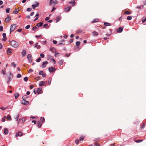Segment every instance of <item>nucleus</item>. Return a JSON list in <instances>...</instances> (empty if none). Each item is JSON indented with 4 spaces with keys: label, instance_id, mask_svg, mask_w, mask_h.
I'll return each instance as SVG.
<instances>
[{
    "label": "nucleus",
    "instance_id": "ddd939ff",
    "mask_svg": "<svg viewBox=\"0 0 146 146\" xmlns=\"http://www.w3.org/2000/svg\"><path fill=\"white\" fill-rule=\"evenodd\" d=\"M11 18L9 15L7 16V17L5 19V21L6 22H9L11 20Z\"/></svg>",
    "mask_w": 146,
    "mask_h": 146
},
{
    "label": "nucleus",
    "instance_id": "680f3d73",
    "mask_svg": "<svg viewBox=\"0 0 146 146\" xmlns=\"http://www.w3.org/2000/svg\"><path fill=\"white\" fill-rule=\"evenodd\" d=\"M19 117V114H18L17 115V117L15 118V119L16 121H17Z\"/></svg>",
    "mask_w": 146,
    "mask_h": 146
},
{
    "label": "nucleus",
    "instance_id": "473e14b6",
    "mask_svg": "<svg viewBox=\"0 0 146 146\" xmlns=\"http://www.w3.org/2000/svg\"><path fill=\"white\" fill-rule=\"evenodd\" d=\"M43 26L46 29L49 28V27L48 26V25L47 23L45 24Z\"/></svg>",
    "mask_w": 146,
    "mask_h": 146
},
{
    "label": "nucleus",
    "instance_id": "393cba45",
    "mask_svg": "<svg viewBox=\"0 0 146 146\" xmlns=\"http://www.w3.org/2000/svg\"><path fill=\"white\" fill-rule=\"evenodd\" d=\"M65 42V40H61L60 41V43L59 44H58L57 45H62V44L64 45L65 44L63 43H62L63 42Z\"/></svg>",
    "mask_w": 146,
    "mask_h": 146
},
{
    "label": "nucleus",
    "instance_id": "2eb2a0df",
    "mask_svg": "<svg viewBox=\"0 0 146 146\" xmlns=\"http://www.w3.org/2000/svg\"><path fill=\"white\" fill-rule=\"evenodd\" d=\"M12 50L10 48H9L7 49V54L10 55L12 53Z\"/></svg>",
    "mask_w": 146,
    "mask_h": 146
},
{
    "label": "nucleus",
    "instance_id": "20e7f679",
    "mask_svg": "<svg viewBox=\"0 0 146 146\" xmlns=\"http://www.w3.org/2000/svg\"><path fill=\"white\" fill-rule=\"evenodd\" d=\"M27 58L30 63H31L33 60V58L32 55L30 54H28L27 55Z\"/></svg>",
    "mask_w": 146,
    "mask_h": 146
},
{
    "label": "nucleus",
    "instance_id": "f3484780",
    "mask_svg": "<svg viewBox=\"0 0 146 146\" xmlns=\"http://www.w3.org/2000/svg\"><path fill=\"white\" fill-rule=\"evenodd\" d=\"M71 9V7H67L65 8V12H68Z\"/></svg>",
    "mask_w": 146,
    "mask_h": 146
},
{
    "label": "nucleus",
    "instance_id": "de8ad7c7",
    "mask_svg": "<svg viewBox=\"0 0 146 146\" xmlns=\"http://www.w3.org/2000/svg\"><path fill=\"white\" fill-rule=\"evenodd\" d=\"M38 27L36 25V26L33 27L32 28V30H33L34 31H36V30L35 29H36Z\"/></svg>",
    "mask_w": 146,
    "mask_h": 146
},
{
    "label": "nucleus",
    "instance_id": "7ed1b4c3",
    "mask_svg": "<svg viewBox=\"0 0 146 146\" xmlns=\"http://www.w3.org/2000/svg\"><path fill=\"white\" fill-rule=\"evenodd\" d=\"M16 27V24H13L11 25L10 27V33L12 32L13 31L14 29H15V28Z\"/></svg>",
    "mask_w": 146,
    "mask_h": 146
},
{
    "label": "nucleus",
    "instance_id": "09e8293b",
    "mask_svg": "<svg viewBox=\"0 0 146 146\" xmlns=\"http://www.w3.org/2000/svg\"><path fill=\"white\" fill-rule=\"evenodd\" d=\"M55 48L54 47H51L50 49V51H52L53 50H55Z\"/></svg>",
    "mask_w": 146,
    "mask_h": 146
},
{
    "label": "nucleus",
    "instance_id": "5fc2aeb1",
    "mask_svg": "<svg viewBox=\"0 0 146 146\" xmlns=\"http://www.w3.org/2000/svg\"><path fill=\"white\" fill-rule=\"evenodd\" d=\"M32 9L31 8L29 7L27 8V10L28 11H31Z\"/></svg>",
    "mask_w": 146,
    "mask_h": 146
},
{
    "label": "nucleus",
    "instance_id": "5701e85b",
    "mask_svg": "<svg viewBox=\"0 0 146 146\" xmlns=\"http://www.w3.org/2000/svg\"><path fill=\"white\" fill-rule=\"evenodd\" d=\"M69 3L70 4H72V6H73L74 5L76 4V2L75 1H70L69 2Z\"/></svg>",
    "mask_w": 146,
    "mask_h": 146
},
{
    "label": "nucleus",
    "instance_id": "c9c22d12",
    "mask_svg": "<svg viewBox=\"0 0 146 146\" xmlns=\"http://www.w3.org/2000/svg\"><path fill=\"white\" fill-rule=\"evenodd\" d=\"M76 46H78L80 45V41H77L76 42Z\"/></svg>",
    "mask_w": 146,
    "mask_h": 146
},
{
    "label": "nucleus",
    "instance_id": "052dcab7",
    "mask_svg": "<svg viewBox=\"0 0 146 146\" xmlns=\"http://www.w3.org/2000/svg\"><path fill=\"white\" fill-rule=\"evenodd\" d=\"M79 140H78V139H76L75 142V143H76L77 144V145H78V143H79Z\"/></svg>",
    "mask_w": 146,
    "mask_h": 146
},
{
    "label": "nucleus",
    "instance_id": "39448f33",
    "mask_svg": "<svg viewBox=\"0 0 146 146\" xmlns=\"http://www.w3.org/2000/svg\"><path fill=\"white\" fill-rule=\"evenodd\" d=\"M58 3V1L55 0L54 1L53 0H50L49 2V5H52L53 4L54 5H56Z\"/></svg>",
    "mask_w": 146,
    "mask_h": 146
},
{
    "label": "nucleus",
    "instance_id": "a19ab883",
    "mask_svg": "<svg viewBox=\"0 0 146 146\" xmlns=\"http://www.w3.org/2000/svg\"><path fill=\"white\" fill-rule=\"evenodd\" d=\"M98 21V19H96L92 21V23H95L96 22Z\"/></svg>",
    "mask_w": 146,
    "mask_h": 146
},
{
    "label": "nucleus",
    "instance_id": "4c0bfd02",
    "mask_svg": "<svg viewBox=\"0 0 146 146\" xmlns=\"http://www.w3.org/2000/svg\"><path fill=\"white\" fill-rule=\"evenodd\" d=\"M143 141V140H135V141L137 143H139L141 142H142Z\"/></svg>",
    "mask_w": 146,
    "mask_h": 146
},
{
    "label": "nucleus",
    "instance_id": "1a4fd4ad",
    "mask_svg": "<svg viewBox=\"0 0 146 146\" xmlns=\"http://www.w3.org/2000/svg\"><path fill=\"white\" fill-rule=\"evenodd\" d=\"M29 101H26L25 100H23L21 104L25 105H27L29 104Z\"/></svg>",
    "mask_w": 146,
    "mask_h": 146
},
{
    "label": "nucleus",
    "instance_id": "dca6fc26",
    "mask_svg": "<svg viewBox=\"0 0 146 146\" xmlns=\"http://www.w3.org/2000/svg\"><path fill=\"white\" fill-rule=\"evenodd\" d=\"M44 85V82L43 81H40L39 82V86L42 87Z\"/></svg>",
    "mask_w": 146,
    "mask_h": 146
},
{
    "label": "nucleus",
    "instance_id": "774afa93",
    "mask_svg": "<svg viewBox=\"0 0 146 146\" xmlns=\"http://www.w3.org/2000/svg\"><path fill=\"white\" fill-rule=\"evenodd\" d=\"M142 21L143 23H144L145 22V21H146V17L145 19H143L142 20Z\"/></svg>",
    "mask_w": 146,
    "mask_h": 146
},
{
    "label": "nucleus",
    "instance_id": "864d4df0",
    "mask_svg": "<svg viewBox=\"0 0 146 146\" xmlns=\"http://www.w3.org/2000/svg\"><path fill=\"white\" fill-rule=\"evenodd\" d=\"M30 26L29 25H27L25 27V29H29L30 28Z\"/></svg>",
    "mask_w": 146,
    "mask_h": 146
},
{
    "label": "nucleus",
    "instance_id": "ea45409f",
    "mask_svg": "<svg viewBox=\"0 0 146 146\" xmlns=\"http://www.w3.org/2000/svg\"><path fill=\"white\" fill-rule=\"evenodd\" d=\"M41 60V58H40V57H39L38 58H37L36 60V62H39L40 60Z\"/></svg>",
    "mask_w": 146,
    "mask_h": 146
},
{
    "label": "nucleus",
    "instance_id": "e2e57ef3",
    "mask_svg": "<svg viewBox=\"0 0 146 146\" xmlns=\"http://www.w3.org/2000/svg\"><path fill=\"white\" fill-rule=\"evenodd\" d=\"M73 39H71L70 40H69V42H68V43H69V42L70 43H72L73 42Z\"/></svg>",
    "mask_w": 146,
    "mask_h": 146
},
{
    "label": "nucleus",
    "instance_id": "6ab92c4d",
    "mask_svg": "<svg viewBox=\"0 0 146 146\" xmlns=\"http://www.w3.org/2000/svg\"><path fill=\"white\" fill-rule=\"evenodd\" d=\"M21 54H22V57H24L25 56L26 54V50H23L22 53H21Z\"/></svg>",
    "mask_w": 146,
    "mask_h": 146
},
{
    "label": "nucleus",
    "instance_id": "0eeeda50",
    "mask_svg": "<svg viewBox=\"0 0 146 146\" xmlns=\"http://www.w3.org/2000/svg\"><path fill=\"white\" fill-rule=\"evenodd\" d=\"M34 3H35V4H33L32 5V7L33 9H35L36 7H38L39 4V3L36 1Z\"/></svg>",
    "mask_w": 146,
    "mask_h": 146
},
{
    "label": "nucleus",
    "instance_id": "4468645a",
    "mask_svg": "<svg viewBox=\"0 0 146 146\" xmlns=\"http://www.w3.org/2000/svg\"><path fill=\"white\" fill-rule=\"evenodd\" d=\"M2 35L3 38L2 39V40L5 41L7 39V38L6 37V34L5 33H3Z\"/></svg>",
    "mask_w": 146,
    "mask_h": 146
},
{
    "label": "nucleus",
    "instance_id": "f03ea898",
    "mask_svg": "<svg viewBox=\"0 0 146 146\" xmlns=\"http://www.w3.org/2000/svg\"><path fill=\"white\" fill-rule=\"evenodd\" d=\"M13 78V75L11 72L9 73V76L7 78L6 80V83L8 84H9L10 82L12 80Z\"/></svg>",
    "mask_w": 146,
    "mask_h": 146
},
{
    "label": "nucleus",
    "instance_id": "4be33fe9",
    "mask_svg": "<svg viewBox=\"0 0 146 146\" xmlns=\"http://www.w3.org/2000/svg\"><path fill=\"white\" fill-rule=\"evenodd\" d=\"M19 94L18 93H16L14 94V96L15 97V98L16 99L18 97H19Z\"/></svg>",
    "mask_w": 146,
    "mask_h": 146
},
{
    "label": "nucleus",
    "instance_id": "13d9d810",
    "mask_svg": "<svg viewBox=\"0 0 146 146\" xmlns=\"http://www.w3.org/2000/svg\"><path fill=\"white\" fill-rule=\"evenodd\" d=\"M53 43L54 44H56L57 43V41L56 40H53L52 41Z\"/></svg>",
    "mask_w": 146,
    "mask_h": 146
},
{
    "label": "nucleus",
    "instance_id": "423d86ee",
    "mask_svg": "<svg viewBox=\"0 0 146 146\" xmlns=\"http://www.w3.org/2000/svg\"><path fill=\"white\" fill-rule=\"evenodd\" d=\"M48 70L50 73H52L56 71V69L55 67L51 66L49 68Z\"/></svg>",
    "mask_w": 146,
    "mask_h": 146
},
{
    "label": "nucleus",
    "instance_id": "8fccbe9b",
    "mask_svg": "<svg viewBox=\"0 0 146 146\" xmlns=\"http://www.w3.org/2000/svg\"><path fill=\"white\" fill-rule=\"evenodd\" d=\"M3 31V26H0V31L2 32Z\"/></svg>",
    "mask_w": 146,
    "mask_h": 146
},
{
    "label": "nucleus",
    "instance_id": "f8f14e48",
    "mask_svg": "<svg viewBox=\"0 0 146 146\" xmlns=\"http://www.w3.org/2000/svg\"><path fill=\"white\" fill-rule=\"evenodd\" d=\"M123 29L122 27H119L117 30V31L118 33H121L122 32Z\"/></svg>",
    "mask_w": 146,
    "mask_h": 146
},
{
    "label": "nucleus",
    "instance_id": "37998d69",
    "mask_svg": "<svg viewBox=\"0 0 146 146\" xmlns=\"http://www.w3.org/2000/svg\"><path fill=\"white\" fill-rule=\"evenodd\" d=\"M125 14L129 15L131 14V13L129 11H126L125 12Z\"/></svg>",
    "mask_w": 146,
    "mask_h": 146
},
{
    "label": "nucleus",
    "instance_id": "7c9ffc66",
    "mask_svg": "<svg viewBox=\"0 0 146 146\" xmlns=\"http://www.w3.org/2000/svg\"><path fill=\"white\" fill-rule=\"evenodd\" d=\"M40 121L42 122H44L45 121V119L43 117H41L40 118Z\"/></svg>",
    "mask_w": 146,
    "mask_h": 146
},
{
    "label": "nucleus",
    "instance_id": "f704fd0d",
    "mask_svg": "<svg viewBox=\"0 0 146 146\" xmlns=\"http://www.w3.org/2000/svg\"><path fill=\"white\" fill-rule=\"evenodd\" d=\"M93 145L94 146H100L99 143L97 142L94 143Z\"/></svg>",
    "mask_w": 146,
    "mask_h": 146
},
{
    "label": "nucleus",
    "instance_id": "bf43d9fd",
    "mask_svg": "<svg viewBox=\"0 0 146 146\" xmlns=\"http://www.w3.org/2000/svg\"><path fill=\"white\" fill-rule=\"evenodd\" d=\"M82 31L81 30H79L78 31H77V33H82Z\"/></svg>",
    "mask_w": 146,
    "mask_h": 146
},
{
    "label": "nucleus",
    "instance_id": "9b49d317",
    "mask_svg": "<svg viewBox=\"0 0 146 146\" xmlns=\"http://www.w3.org/2000/svg\"><path fill=\"white\" fill-rule=\"evenodd\" d=\"M23 135V134L22 132L20 131H19L18 132V133H16L15 136L16 137H17V136L19 137L22 136Z\"/></svg>",
    "mask_w": 146,
    "mask_h": 146
},
{
    "label": "nucleus",
    "instance_id": "aec40b11",
    "mask_svg": "<svg viewBox=\"0 0 146 146\" xmlns=\"http://www.w3.org/2000/svg\"><path fill=\"white\" fill-rule=\"evenodd\" d=\"M42 90V88L41 87H40L38 88L37 90H36L38 94H39V93L41 92V91Z\"/></svg>",
    "mask_w": 146,
    "mask_h": 146
},
{
    "label": "nucleus",
    "instance_id": "69168bd1",
    "mask_svg": "<svg viewBox=\"0 0 146 146\" xmlns=\"http://www.w3.org/2000/svg\"><path fill=\"white\" fill-rule=\"evenodd\" d=\"M59 54L58 53V52H56V51H55V56L56 57H58V55H57V54Z\"/></svg>",
    "mask_w": 146,
    "mask_h": 146
},
{
    "label": "nucleus",
    "instance_id": "a18cd8bd",
    "mask_svg": "<svg viewBox=\"0 0 146 146\" xmlns=\"http://www.w3.org/2000/svg\"><path fill=\"white\" fill-rule=\"evenodd\" d=\"M145 126V125L144 124H143L140 127V129H144V128Z\"/></svg>",
    "mask_w": 146,
    "mask_h": 146
},
{
    "label": "nucleus",
    "instance_id": "4d7b16f0",
    "mask_svg": "<svg viewBox=\"0 0 146 146\" xmlns=\"http://www.w3.org/2000/svg\"><path fill=\"white\" fill-rule=\"evenodd\" d=\"M51 60L53 62V63L54 64H55L56 63V62L54 58H52Z\"/></svg>",
    "mask_w": 146,
    "mask_h": 146
},
{
    "label": "nucleus",
    "instance_id": "603ef678",
    "mask_svg": "<svg viewBox=\"0 0 146 146\" xmlns=\"http://www.w3.org/2000/svg\"><path fill=\"white\" fill-rule=\"evenodd\" d=\"M1 73H2V74L4 75H5V71L3 70L1 71Z\"/></svg>",
    "mask_w": 146,
    "mask_h": 146
},
{
    "label": "nucleus",
    "instance_id": "3c124183",
    "mask_svg": "<svg viewBox=\"0 0 146 146\" xmlns=\"http://www.w3.org/2000/svg\"><path fill=\"white\" fill-rule=\"evenodd\" d=\"M28 80V78L27 77H25L24 78V80L25 82H27Z\"/></svg>",
    "mask_w": 146,
    "mask_h": 146
},
{
    "label": "nucleus",
    "instance_id": "a878e982",
    "mask_svg": "<svg viewBox=\"0 0 146 146\" xmlns=\"http://www.w3.org/2000/svg\"><path fill=\"white\" fill-rule=\"evenodd\" d=\"M104 25L106 26H109L111 25V24L107 22H104Z\"/></svg>",
    "mask_w": 146,
    "mask_h": 146
},
{
    "label": "nucleus",
    "instance_id": "49530a36",
    "mask_svg": "<svg viewBox=\"0 0 146 146\" xmlns=\"http://www.w3.org/2000/svg\"><path fill=\"white\" fill-rule=\"evenodd\" d=\"M40 57L43 58L44 57V55L43 53H41L40 54Z\"/></svg>",
    "mask_w": 146,
    "mask_h": 146
},
{
    "label": "nucleus",
    "instance_id": "79ce46f5",
    "mask_svg": "<svg viewBox=\"0 0 146 146\" xmlns=\"http://www.w3.org/2000/svg\"><path fill=\"white\" fill-rule=\"evenodd\" d=\"M11 65L12 66H13L14 68H15L16 66V64H15L14 62H12Z\"/></svg>",
    "mask_w": 146,
    "mask_h": 146
},
{
    "label": "nucleus",
    "instance_id": "58836bf2",
    "mask_svg": "<svg viewBox=\"0 0 146 146\" xmlns=\"http://www.w3.org/2000/svg\"><path fill=\"white\" fill-rule=\"evenodd\" d=\"M84 137H80L79 140L80 141H81L83 140L84 139Z\"/></svg>",
    "mask_w": 146,
    "mask_h": 146
},
{
    "label": "nucleus",
    "instance_id": "9d476101",
    "mask_svg": "<svg viewBox=\"0 0 146 146\" xmlns=\"http://www.w3.org/2000/svg\"><path fill=\"white\" fill-rule=\"evenodd\" d=\"M48 64V62L47 61L44 62L42 64V68H44L46 66V65Z\"/></svg>",
    "mask_w": 146,
    "mask_h": 146
},
{
    "label": "nucleus",
    "instance_id": "338daca9",
    "mask_svg": "<svg viewBox=\"0 0 146 146\" xmlns=\"http://www.w3.org/2000/svg\"><path fill=\"white\" fill-rule=\"evenodd\" d=\"M29 43L30 45L33 44V42L32 40H30L29 41Z\"/></svg>",
    "mask_w": 146,
    "mask_h": 146
},
{
    "label": "nucleus",
    "instance_id": "72a5a7b5",
    "mask_svg": "<svg viewBox=\"0 0 146 146\" xmlns=\"http://www.w3.org/2000/svg\"><path fill=\"white\" fill-rule=\"evenodd\" d=\"M6 118L7 119H8L9 121L11 120V116H10V115H8V116H7Z\"/></svg>",
    "mask_w": 146,
    "mask_h": 146
},
{
    "label": "nucleus",
    "instance_id": "6e6552de",
    "mask_svg": "<svg viewBox=\"0 0 146 146\" xmlns=\"http://www.w3.org/2000/svg\"><path fill=\"white\" fill-rule=\"evenodd\" d=\"M38 74L42 76V77H45L46 76L45 74L43 71H40L39 72Z\"/></svg>",
    "mask_w": 146,
    "mask_h": 146
},
{
    "label": "nucleus",
    "instance_id": "2f4dec72",
    "mask_svg": "<svg viewBox=\"0 0 146 146\" xmlns=\"http://www.w3.org/2000/svg\"><path fill=\"white\" fill-rule=\"evenodd\" d=\"M64 62V60L63 59H61L59 60L58 62V64L59 65H61L63 64Z\"/></svg>",
    "mask_w": 146,
    "mask_h": 146
},
{
    "label": "nucleus",
    "instance_id": "412c9836",
    "mask_svg": "<svg viewBox=\"0 0 146 146\" xmlns=\"http://www.w3.org/2000/svg\"><path fill=\"white\" fill-rule=\"evenodd\" d=\"M42 125V124L41 123V122L39 121H38L37 123V126L38 128H40V127H41V125Z\"/></svg>",
    "mask_w": 146,
    "mask_h": 146
},
{
    "label": "nucleus",
    "instance_id": "e433bc0d",
    "mask_svg": "<svg viewBox=\"0 0 146 146\" xmlns=\"http://www.w3.org/2000/svg\"><path fill=\"white\" fill-rule=\"evenodd\" d=\"M132 19V17L131 16H128L127 17V20H131Z\"/></svg>",
    "mask_w": 146,
    "mask_h": 146
},
{
    "label": "nucleus",
    "instance_id": "cd10ccee",
    "mask_svg": "<svg viewBox=\"0 0 146 146\" xmlns=\"http://www.w3.org/2000/svg\"><path fill=\"white\" fill-rule=\"evenodd\" d=\"M28 98V96L26 95L23 96L22 97V99L23 100H26Z\"/></svg>",
    "mask_w": 146,
    "mask_h": 146
},
{
    "label": "nucleus",
    "instance_id": "c03bdc74",
    "mask_svg": "<svg viewBox=\"0 0 146 146\" xmlns=\"http://www.w3.org/2000/svg\"><path fill=\"white\" fill-rule=\"evenodd\" d=\"M6 13H9V10H10V8H7L6 9Z\"/></svg>",
    "mask_w": 146,
    "mask_h": 146
},
{
    "label": "nucleus",
    "instance_id": "bb28decb",
    "mask_svg": "<svg viewBox=\"0 0 146 146\" xmlns=\"http://www.w3.org/2000/svg\"><path fill=\"white\" fill-rule=\"evenodd\" d=\"M60 20V16H58L56 19V23H57Z\"/></svg>",
    "mask_w": 146,
    "mask_h": 146
},
{
    "label": "nucleus",
    "instance_id": "c85d7f7f",
    "mask_svg": "<svg viewBox=\"0 0 146 146\" xmlns=\"http://www.w3.org/2000/svg\"><path fill=\"white\" fill-rule=\"evenodd\" d=\"M92 33L93 36H97L98 35V33L95 31L93 32Z\"/></svg>",
    "mask_w": 146,
    "mask_h": 146
},
{
    "label": "nucleus",
    "instance_id": "b1692460",
    "mask_svg": "<svg viewBox=\"0 0 146 146\" xmlns=\"http://www.w3.org/2000/svg\"><path fill=\"white\" fill-rule=\"evenodd\" d=\"M42 25H43L42 22H40V23H38L36 25L37 26V27H40L42 26Z\"/></svg>",
    "mask_w": 146,
    "mask_h": 146
},
{
    "label": "nucleus",
    "instance_id": "c756f323",
    "mask_svg": "<svg viewBox=\"0 0 146 146\" xmlns=\"http://www.w3.org/2000/svg\"><path fill=\"white\" fill-rule=\"evenodd\" d=\"M19 9H16L14 10L13 12V13L14 14H17L18 13Z\"/></svg>",
    "mask_w": 146,
    "mask_h": 146
},
{
    "label": "nucleus",
    "instance_id": "6e6d98bb",
    "mask_svg": "<svg viewBox=\"0 0 146 146\" xmlns=\"http://www.w3.org/2000/svg\"><path fill=\"white\" fill-rule=\"evenodd\" d=\"M21 77V75L19 74H17V78H20Z\"/></svg>",
    "mask_w": 146,
    "mask_h": 146
},
{
    "label": "nucleus",
    "instance_id": "f257e3e1",
    "mask_svg": "<svg viewBox=\"0 0 146 146\" xmlns=\"http://www.w3.org/2000/svg\"><path fill=\"white\" fill-rule=\"evenodd\" d=\"M10 44L14 48H17L19 45V43L16 41L13 40L11 41Z\"/></svg>",
    "mask_w": 146,
    "mask_h": 146
},
{
    "label": "nucleus",
    "instance_id": "0e129e2a",
    "mask_svg": "<svg viewBox=\"0 0 146 146\" xmlns=\"http://www.w3.org/2000/svg\"><path fill=\"white\" fill-rule=\"evenodd\" d=\"M42 36L41 35H36L35 36V37L36 38H39L41 37Z\"/></svg>",
    "mask_w": 146,
    "mask_h": 146
},
{
    "label": "nucleus",
    "instance_id": "a211bd4d",
    "mask_svg": "<svg viewBox=\"0 0 146 146\" xmlns=\"http://www.w3.org/2000/svg\"><path fill=\"white\" fill-rule=\"evenodd\" d=\"M4 132L5 135H7L8 134L9 131L7 128H4Z\"/></svg>",
    "mask_w": 146,
    "mask_h": 146
}]
</instances>
